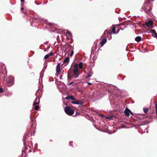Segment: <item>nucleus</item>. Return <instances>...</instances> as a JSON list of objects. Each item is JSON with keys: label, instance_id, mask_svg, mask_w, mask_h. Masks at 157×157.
I'll use <instances>...</instances> for the list:
<instances>
[{"label": "nucleus", "instance_id": "14", "mask_svg": "<svg viewBox=\"0 0 157 157\" xmlns=\"http://www.w3.org/2000/svg\"><path fill=\"white\" fill-rule=\"evenodd\" d=\"M107 41V39L105 38L104 39L102 40V41L101 42V45L102 46L104 44L106 43Z\"/></svg>", "mask_w": 157, "mask_h": 157}, {"label": "nucleus", "instance_id": "31", "mask_svg": "<svg viewBox=\"0 0 157 157\" xmlns=\"http://www.w3.org/2000/svg\"><path fill=\"white\" fill-rule=\"evenodd\" d=\"M24 0H21V2H24Z\"/></svg>", "mask_w": 157, "mask_h": 157}, {"label": "nucleus", "instance_id": "19", "mask_svg": "<svg viewBox=\"0 0 157 157\" xmlns=\"http://www.w3.org/2000/svg\"><path fill=\"white\" fill-rule=\"evenodd\" d=\"M143 110H144V112L145 113H146L147 112L148 109L147 108H144Z\"/></svg>", "mask_w": 157, "mask_h": 157}, {"label": "nucleus", "instance_id": "21", "mask_svg": "<svg viewBox=\"0 0 157 157\" xmlns=\"http://www.w3.org/2000/svg\"><path fill=\"white\" fill-rule=\"evenodd\" d=\"M66 31H67V33L69 35V37H70L71 36V33L70 32H69V31H68V30H66Z\"/></svg>", "mask_w": 157, "mask_h": 157}, {"label": "nucleus", "instance_id": "17", "mask_svg": "<svg viewBox=\"0 0 157 157\" xmlns=\"http://www.w3.org/2000/svg\"><path fill=\"white\" fill-rule=\"evenodd\" d=\"M69 58L68 57H67L63 61V63H69Z\"/></svg>", "mask_w": 157, "mask_h": 157}, {"label": "nucleus", "instance_id": "10", "mask_svg": "<svg viewBox=\"0 0 157 157\" xmlns=\"http://www.w3.org/2000/svg\"><path fill=\"white\" fill-rule=\"evenodd\" d=\"M108 33V35L107 36V37L108 40H110L112 39V36H111V34H112V33L111 32H109V33H108V31L107 30H105V31L104 33Z\"/></svg>", "mask_w": 157, "mask_h": 157}, {"label": "nucleus", "instance_id": "22", "mask_svg": "<svg viewBox=\"0 0 157 157\" xmlns=\"http://www.w3.org/2000/svg\"><path fill=\"white\" fill-rule=\"evenodd\" d=\"M150 32L151 33H153L155 34V33H156L154 29H151Z\"/></svg>", "mask_w": 157, "mask_h": 157}, {"label": "nucleus", "instance_id": "2", "mask_svg": "<svg viewBox=\"0 0 157 157\" xmlns=\"http://www.w3.org/2000/svg\"><path fill=\"white\" fill-rule=\"evenodd\" d=\"M78 64H76L73 68V73L74 76H73V77L75 78H76L78 77L79 75L78 73Z\"/></svg>", "mask_w": 157, "mask_h": 157}, {"label": "nucleus", "instance_id": "1", "mask_svg": "<svg viewBox=\"0 0 157 157\" xmlns=\"http://www.w3.org/2000/svg\"><path fill=\"white\" fill-rule=\"evenodd\" d=\"M149 4L148 2L145 3L142 7V11H144L148 15H151V6H149Z\"/></svg>", "mask_w": 157, "mask_h": 157}, {"label": "nucleus", "instance_id": "16", "mask_svg": "<svg viewBox=\"0 0 157 157\" xmlns=\"http://www.w3.org/2000/svg\"><path fill=\"white\" fill-rule=\"evenodd\" d=\"M141 37L140 36L136 37L135 39V40L137 42H139L141 41Z\"/></svg>", "mask_w": 157, "mask_h": 157}, {"label": "nucleus", "instance_id": "29", "mask_svg": "<svg viewBox=\"0 0 157 157\" xmlns=\"http://www.w3.org/2000/svg\"><path fill=\"white\" fill-rule=\"evenodd\" d=\"M107 118L108 119H111V117H107Z\"/></svg>", "mask_w": 157, "mask_h": 157}, {"label": "nucleus", "instance_id": "20", "mask_svg": "<svg viewBox=\"0 0 157 157\" xmlns=\"http://www.w3.org/2000/svg\"><path fill=\"white\" fill-rule=\"evenodd\" d=\"M30 119L31 120V124H32V125H31V128H32L33 127V123H34V121H33V120H32V118H31V117H30Z\"/></svg>", "mask_w": 157, "mask_h": 157}, {"label": "nucleus", "instance_id": "6", "mask_svg": "<svg viewBox=\"0 0 157 157\" xmlns=\"http://www.w3.org/2000/svg\"><path fill=\"white\" fill-rule=\"evenodd\" d=\"M71 103L79 105H82L83 104L82 102L81 101H77L75 99V100H73V101H72Z\"/></svg>", "mask_w": 157, "mask_h": 157}, {"label": "nucleus", "instance_id": "4", "mask_svg": "<svg viewBox=\"0 0 157 157\" xmlns=\"http://www.w3.org/2000/svg\"><path fill=\"white\" fill-rule=\"evenodd\" d=\"M7 85L10 86L13 84V78L12 76H9L8 78Z\"/></svg>", "mask_w": 157, "mask_h": 157}, {"label": "nucleus", "instance_id": "9", "mask_svg": "<svg viewBox=\"0 0 157 157\" xmlns=\"http://www.w3.org/2000/svg\"><path fill=\"white\" fill-rule=\"evenodd\" d=\"M56 72L59 75L60 73V63H58L56 66Z\"/></svg>", "mask_w": 157, "mask_h": 157}, {"label": "nucleus", "instance_id": "18", "mask_svg": "<svg viewBox=\"0 0 157 157\" xmlns=\"http://www.w3.org/2000/svg\"><path fill=\"white\" fill-rule=\"evenodd\" d=\"M79 68L80 69H82L83 68V63L82 62H80L78 65Z\"/></svg>", "mask_w": 157, "mask_h": 157}, {"label": "nucleus", "instance_id": "5", "mask_svg": "<svg viewBox=\"0 0 157 157\" xmlns=\"http://www.w3.org/2000/svg\"><path fill=\"white\" fill-rule=\"evenodd\" d=\"M145 24L146 26L150 28H152L153 27V22L151 20H149L147 22H146Z\"/></svg>", "mask_w": 157, "mask_h": 157}, {"label": "nucleus", "instance_id": "12", "mask_svg": "<svg viewBox=\"0 0 157 157\" xmlns=\"http://www.w3.org/2000/svg\"><path fill=\"white\" fill-rule=\"evenodd\" d=\"M65 99L66 100H68L70 99L72 100H75V98H74V97L72 96H67L65 98Z\"/></svg>", "mask_w": 157, "mask_h": 157}, {"label": "nucleus", "instance_id": "25", "mask_svg": "<svg viewBox=\"0 0 157 157\" xmlns=\"http://www.w3.org/2000/svg\"><path fill=\"white\" fill-rule=\"evenodd\" d=\"M3 91V90L2 88H0V93H2Z\"/></svg>", "mask_w": 157, "mask_h": 157}, {"label": "nucleus", "instance_id": "11", "mask_svg": "<svg viewBox=\"0 0 157 157\" xmlns=\"http://www.w3.org/2000/svg\"><path fill=\"white\" fill-rule=\"evenodd\" d=\"M93 73V71L91 70H90L88 73L87 76L86 77V78H87L89 77H91Z\"/></svg>", "mask_w": 157, "mask_h": 157}, {"label": "nucleus", "instance_id": "23", "mask_svg": "<svg viewBox=\"0 0 157 157\" xmlns=\"http://www.w3.org/2000/svg\"><path fill=\"white\" fill-rule=\"evenodd\" d=\"M74 54V51L73 50H72L70 54V56L71 57H72V56Z\"/></svg>", "mask_w": 157, "mask_h": 157}, {"label": "nucleus", "instance_id": "13", "mask_svg": "<svg viewBox=\"0 0 157 157\" xmlns=\"http://www.w3.org/2000/svg\"><path fill=\"white\" fill-rule=\"evenodd\" d=\"M116 28L115 27H113L112 29V33L113 34H117L119 32V30H118L117 32H115V30H116Z\"/></svg>", "mask_w": 157, "mask_h": 157}, {"label": "nucleus", "instance_id": "32", "mask_svg": "<svg viewBox=\"0 0 157 157\" xmlns=\"http://www.w3.org/2000/svg\"><path fill=\"white\" fill-rule=\"evenodd\" d=\"M33 134V135H34V132H33V133H32V135Z\"/></svg>", "mask_w": 157, "mask_h": 157}, {"label": "nucleus", "instance_id": "24", "mask_svg": "<svg viewBox=\"0 0 157 157\" xmlns=\"http://www.w3.org/2000/svg\"><path fill=\"white\" fill-rule=\"evenodd\" d=\"M44 69H43L42 71H41L40 73V76L41 75H43V72H44Z\"/></svg>", "mask_w": 157, "mask_h": 157}, {"label": "nucleus", "instance_id": "15", "mask_svg": "<svg viewBox=\"0 0 157 157\" xmlns=\"http://www.w3.org/2000/svg\"><path fill=\"white\" fill-rule=\"evenodd\" d=\"M53 54V53L52 52H51L49 54L46 55L44 57V59H48L49 56H52Z\"/></svg>", "mask_w": 157, "mask_h": 157}, {"label": "nucleus", "instance_id": "7", "mask_svg": "<svg viewBox=\"0 0 157 157\" xmlns=\"http://www.w3.org/2000/svg\"><path fill=\"white\" fill-rule=\"evenodd\" d=\"M124 113L127 116H129L130 115L129 113H131L132 115L133 114V113L127 108H126Z\"/></svg>", "mask_w": 157, "mask_h": 157}, {"label": "nucleus", "instance_id": "28", "mask_svg": "<svg viewBox=\"0 0 157 157\" xmlns=\"http://www.w3.org/2000/svg\"><path fill=\"white\" fill-rule=\"evenodd\" d=\"M87 84L88 85H91L92 84V83L90 82H88V83H87Z\"/></svg>", "mask_w": 157, "mask_h": 157}, {"label": "nucleus", "instance_id": "26", "mask_svg": "<svg viewBox=\"0 0 157 157\" xmlns=\"http://www.w3.org/2000/svg\"><path fill=\"white\" fill-rule=\"evenodd\" d=\"M73 82H70L69 83H68V85H71L73 83Z\"/></svg>", "mask_w": 157, "mask_h": 157}, {"label": "nucleus", "instance_id": "33", "mask_svg": "<svg viewBox=\"0 0 157 157\" xmlns=\"http://www.w3.org/2000/svg\"><path fill=\"white\" fill-rule=\"evenodd\" d=\"M23 9H24V8H21V10H23Z\"/></svg>", "mask_w": 157, "mask_h": 157}, {"label": "nucleus", "instance_id": "34", "mask_svg": "<svg viewBox=\"0 0 157 157\" xmlns=\"http://www.w3.org/2000/svg\"><path fill=\"white\" fill-rule=\"evenodd\" d=\"M64 104L65 105H66V104H64Z\"/></svg>", "mask_w": 157, "mask_h": 157}, {"label": "nucleus", "instance_id": "3", "mask_svg": "<svg viewBox=\"0 0 157 157\" xmlns=\"http://www.w3.org/2000/svg\"><path fill=\"white\" fill-rule=\"evenodd\" d=\"M64 111L65 113L68 115H71L74 114V110L69 106L65 108Z\"/></svg>", "mask_w": 157, "mask_h": 157}, {"label": "nucleus", "instance_id": "8", "mask_svg": "<svg viewBox=\"0 0 157 157\" xmlns=\"http://www.w3.org/2000/svg\"><path fill=\"white\" fill-rule=\"evenodd\" d=\"M39 103V99L38 102H34L33 105L35 106L34 109L36 110H38L39 108V106L38 105Z\"/></svg>", "mask_w": 157, "mask_h": 157}, {"label": "nucleus", "instance_id": "30", "mask_svg": "<svg viewBox=\"0 0 157 157\" xmlns=\"http://www.w3.org/2000/svg\"><path fill=\"white\" fill-rule=\"evenodd\" d=\"M37 98H36L35 99V101H34V102H35H35H37Z\"/></svg>", "mask_w": 157, "mask_h": 157}, {"label": "nucleus", "instance_id": "27", "mask_svg": "<svg viewBox=\"0 0 157 157\" xmlns=\"http://www.w3.org/2000/svg\"><path fill=\"white\" fill-rule=\"evenodd\" d=\"M154 35H155V37H156L157 38V33H155Z\"/></svg>", "mask_w": 157, "mask_h": 157}]
</instances>
